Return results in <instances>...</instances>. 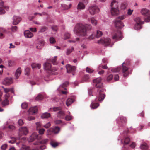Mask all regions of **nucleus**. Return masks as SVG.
Here are the masks:
<instances>
[{
	"instance_id": "f257e3e1",
	"label": "nucleus",
	"mask_w": 150,
	"mask_h": 150,
	"mask_svg": "<svg viewBox=\"0 0 150 150\" xmlns=\"http://www.w3.org/2000/svg\"><path fill=\"white\" fill-rule=\"evenodd\" d=\"M92 26L90 25L83 24L78 23L75 26L74 31V33L78 35L85 36L87 35L88 30H90Z\"/></svg>"
},
{
	"instance_id": "f03ea898",
	"label": "nucleus",
	"mask_w": 150,
	"mask_h": 150,
	"mask_svg": "<svg viewBox=\"0 0 150 150\" xmlns=\"http://www.w3.org/2000/svg\"><path fill=\"white\" fill-rule=\"evenodd\" d=\"M93 83L96 84V86L97 88H99L98 91V93L97 96V98L95 100L96 101L97 100L98 101H102L105 98L104 91L105 90L102 88V83L101 82V78H98L93 80Z\"/></svg>"
},
{
	"instance_id": "7ed1b4c3",
	"label": "nucleus",
	"mask_w": 150,
	"mask_h": 150,
	"mask_svg": "<svg viewBox=\"0 0 150 150\" xmlns=\"http://www.w3.org/2000/svg\"><path fill=\"white\" fill-rule=\"evenodd\" d=\"M111 13L112 16L117 15L119 13V9L117 3L115 0H113L111 4Z\"/></svg>"
},
{
	"instance_id": "20e7f679",
	"label": "nucleus",
	"mask_w": 150,
	"mask_h": 150,
	"mask_svg": "<svg viewBox=\"0 0 150 150\" xmlns=\"http://www.w3.org/2000/svg\"><path fill=\"white\" fill-rule=\"evenodd\" d=\"M141 13L144 16L146 22H149L150 21V13L149 10L145 8H142L141 10Z\"/></svg>"
},
{
	"instance_id": "39448f33",
	"label": "nucleus",
	"mask_w": 150,
	"mask_h": 150,
	"mask_svg": "<svg viewBox=\"0 0 150 150\" xmlns=\"http://www.w3.org/2000/svg\"><path fill=\"white\" fill-rule=\"evenodd\" d=\"M88 10L90 14L92 15L98 13L100 11L99 8L95 5H93L90 6L89 7Z\"/></svg>"
},
{
	"instance_id": "423d86ee",
	"label": "nucleus",
	"mask_w": 150,
	"mask_h": 150,
	"mask_svg": "<svg viewBox=\"0 0 150 150\" xmlns=\"http://www.w3.org/2000/svg\"><path fill=\"white\" fill-rule=\"evenodd\" d=\"M53 110L54 111H56L57 110H59V111L57 113V116L58 117L61 118L63 119L64 117L65 114L64 111L62 110L61 108L60 107H55L53 108Z\"/></svg>"
},
{
	"instance_id": "0eeeda50",
	"label": "nucleus",
	"mask_w": 150,
	"mask_h": 150,
	"mask_svg": "<svg viewBox=\"0 0 150 150\" xmlns=\"http://www.w3.org/2000/svg\"><path fill=\"white\" fill-rule=\"evenodd\" d=\"M112 38L113 39L116 41L121 40L123 38L121 32L120 31H117L113 34Z\"/></svg>"
},
{
	"instance_id": "6e6552de",
	"label": "nucleus",
	"mask_w": 150,
	"mask_h": 150,
	"mask_svg": "<svg viewBox=\"0 0 150 150\" xmlns=\"http://www.w3.org/2000/svg\"><path fill=\"white\" fill-rule=\"evenodd\" d=\"M134 21L136 23V24L135 26V28L136 29L138 30L141 28V25L144 23V22L142 21L140 18L138 17L136 18Z\"/></svg>"
},
{
	"instance_id": "1a4fd4ad",
	"label": "nucleus",
	"mask_w": 150,
	"mask_h": 150,
	"mask_svg": "<svg viewBox=\"0 0 150 150\" xmlns=\"http://www.w3.org/2000/svg\"><path fill=\"white\" fill-rule=\"evenodd\" d=\"M4 9L8 11L9 9V7L8 6H4L3 1H0V14H4L5 13Z\"/></svg>"
},
{
	"instance_id": "9d476101",
	"label": "nucleus",
	"mask_w": 150,
	"mask_h": 150,
	"mask_svg": "<svg viewBox=\"0 0 150 150\" xmlns=\"http://www.w3.org/2000/svg\"><path fill=\"white\" fill-rule=\"evenodd\" d=\"M111 42V40L109 38H106L104 39H100L98 41V43H102L104 44L105 46L109 45Z\"/></svg>"
},
{
	"instance_id": "9b49d317",
	"label": "nucleus",
	"mask_w": 150,
	"mask_h": 150,
	"mask_svg": "<svg viewBox=\"0 0 150 150\" xmlns=\"http://www.w3.org/2000/svg\"><path fill=\"white\" fill-rule=\"evenodd\" d=\"M41 138V136H39L37 133H33L29 138L28 142H31L35 139H40Z\"/></svg>"
},
{
	"instance_id": "f8f14e48",
	"label": "nucleus",
	"mask_w": 150,
	"mask_h": 150,
	"mask_svg": "<svg viewBox=\"0 0 150 150\" xmlns=\"http://www.w3.org/2000/svg\"><path fill=\"white\" fill-rule=\"evenodd\" d=\"M19 135L20 136H21L23 135H26L28 133V131L26 127H22L19 129Z\"/></svg>"
},
{
	"instance_id": "ddd939ff",
	"label": "nucleus",
	"mask_w": 150,
	"mask_h": 150,
	"mask_svg": "<svg viewBox=\"0 0 150 150\" xmlns=\"http://www.w3.org/2000/svg\"><path fill=\"white\" fill-rule=\"evenodd\" d=\"M67 71L68 73H73L75 71L76 67L75 66H72L69 64L67 65L66 66Z\"/></svg>"
},
{
	"instance_id": "4468645a",
	"label": "nucleus",
	"mask_w": 150,
	"mask_h": 150,
	"mask_svg": "<svg viewBox=\"0 0 150 150\" xmlns=\"http://www.w3.org/2000/svg\"><path fill=\"white\" fill-rule=\"evenodd\" d=\"M124 64V63L122 64V71L124 76L126 77L128 76L129 74L128 71V68Z\"/></svg>"
},
{
	"instance_id": "2eb2a0df",
	"label": "nucleus",
	"mask_w": 150,
	"mask_h": 150,
	"mask_svg": "<svg viewBox=\"0 0 150 150\" xmlns=\"http://www.w3.org/2000/svg\"><path fill=\"white\" fill-rule=\"evenodd\" d=\"M115 24L116 27L118 28H121L124 26L123 23L120 20L117 19L115 20Z\"/></svg>"
},
{
	"instance_id": "dca6fc26",
	"label": "nucleus",
	"mask_w": 150,
	"mask_h": 150,
	"mask_svg": "<svg viewBox=\"0 0 150 150\" xmlns=\"http://www.w3.org/2000/svg\"><path fill=\"white\" fill-rule=\"evenodd\" d=\"M44 67L45 69L52 72L53 71H56V69L54 70H53L52 68L51 67V64L48 62H46L44 64Z\"/></svg>"
},
{
	"instance_id": "f3484780",
	"label": "nucleus",
	"mask_w": 150,
	"mask_h": 150,
	"mask_svg": "<svg viewBox=\"0 0 150 150\" xmlns=\"http://www.w3.org/2000/svg\"><path fill=\"white\" fill-rule=\"evenodd\" d=\"M21 20V17L17 16H14L13 19V25H16L18 24Z\"/></svg>"
},
{
	"instance_id": "a211bd4d",
	"label": "nucleus",
	"mask_w": 150,
	"mask_h": 150,
	"mask_svg": "<svg viewBox=\"0 0 150 150\" xmlns=\"http://www.w3.org/2000/svg\"><path fill=\"white\" fill-rule=\"evenodd\" d=\"M37 111L38 108L36 106L31 107L28 110V112L30 114H33L35 113Z\"/></svg>"
},
{
	"instance_id": "6ab92c4d",
	"label": "nucleus",
	"mask_w": 150,
	"mask_h": 150,
	"mask_svg": "<svg viewBox=\"0 0 150 150\" xmlns=\"http://www.w3.org/2000/svg\"><path fill=\"white\" fill-rule=\"evenodd\" d=\"M130 142V139L128 137H126L123 139H121V142L124 145H127Z\"/></svg>"
},
{
	"instance_id": "aec40b11",
	"label": "nucleus",
	"mask_w": 150,
	"mask_h": 150,
	"mask_svg": "<svg viewBox=\"0 0 150 150\" xmlns=\"http://www.w3.org/2000/svg\"><path fill=\"white\" fill-rule=\"evenodd\" d=\"M24 35L25 37L28 38H31L33 36V34L29 30L25 31L24 32Z\"/></svg>"
},
{
	"instance_id": "412c9836",
	"label": "nucleus",
	"mask_w": 150,
	"mask_h": 150,
	"mask_svg": "<svg viewBox=\"0 0 150 150\" xmlns=\"http://www.w3.org/2000/svg\"><path fill=\"white\" fill-rule=\"evenodd\" d=\"M13 83V80L11 78H7L4 79V83L5 85H8Z\"/></svg>"
},
{
	"instance_id": "4be33fe9",
	"label": "nucleus",
	"mask_w": 150,
	"mask_h": 150,
	"mask_svg": "<svg viewBox=\"0 0 150 150\" xmlns=\"http://www.w3.org/2000/svg\"><path fill=\"white\" fill-rule=\"evenodd\" d=\"M48 140L47 139H45L42 141H38L34 143L33 144L35 145H38L40 144H46L47 143Z\"/></svg>"
},
{
	"instance_id": "5701e85b",
	"label": "nucleus",
	"mask_w": 150,
	"mask_h": 150,
	"mask_svg": "<svg viewBox=\"0 0 150 150\" xmlns=\"http://www.w3.org/2000/svg\"><path fill=\"white\" fill-rule=\"evenodd\" d=\"M21 150H39L38 148L36 147L34 149L32 150H30V147L26 146L24 145H23L22 146L21 148Z\"/></svg>"
},
{
	"instance_id": "b1692460",
	"label": "nucleus",
	"mask_w": 150,
	"mask_h": 150,
	"mask_svg": "<svg viewBox=\"0 0 150 150\" xmlns=\"http://www.w3.org/2000/svg\"><path fill=\"white\" fill-rule=\"evenodd\" d=\"M85 6L83 3L79 2V3L77 6V9L78 10H83L85 9Z\"/></svg>"
},
{
	"instance_id": "393cba45",
	"label": "nucleus",
	"mask_w": 150,
	"mask_h": 150,
	"mask_svg": "<svg viewBox=\"0 0 150 150\" xmlns=\"http://www.w3.org/2000/svg\"><path fill=\"white\" fill-rule=\"evenodd\" d=\"M21 72V69L20 68H18L16 70L15 74V76L16 79L18 78V77L20 76Z\"/></svg>"
},
{
	"instance_id": "a878e982",
	"label": "nucleus",
	"mask_w": 150,
	"mask_h": 150,
	"mask_svg": "<svg viewBox=\"0 0 150 150\" xmlns=\"http://www.w3.org/2000/svg\"><path fill=\"white\" fill-rule=\"evenodd\" d=\"M74 101L73 99L71 98H68L66 101V105L68 106L72 103Z\"/></svg>"
},
{
	"instance_id": "bb28decb",
	"label": "nucleus",
	"mask_w": 150,
	"mask_h": 150,
	"mask_svg": "<svg viewBox=\"0 0 150 150\" xmlns=\"http://www.w3.org/2000/svg\"><path fill=\"white\" fill-rule=\"evenodd\" d=\"M61 6L64 10H67L69 9L71 6V4H70L69 6H68L64 4H62Z\"/></svg>"
},
{
	"instance_id": "cd10ccee",
	"label": "nucleus",
	"mask_w": 150,
	"mask_h": 150,
	"mask_svg": "<svg viewBox=\"0 0 150 150\" xmlns=\"http://www.w3.org/2000/svg\"><path fill=\"white\" fill-rule=\"evenodd\" d=\"M148 146L147 144L145 143H144L141 144L140 146V148L142 150H146L148 148Z\"/></svg>"
},
{
	"instance_id": "c85d7f7f",
	"label": "nucleus",
	"mask_w": 150,
	"mask_h": 150,
	"mask_svg": "<svg viewBox=\"0 0 150 150\" xmlns=\"http://www.w3.org/2000/svg\"><path fill=\"white\" fill-rule=\"evenodd\" d=\"M99 106V104L96 103L92 102L91 103V108L93 109H96Z\"/></svg>"
},
{
	"instance_id": "c756f323",
	"label": "nucleus",
	"mask_w": 150,
	"mask_h": 150,
	"mask_svg": "<svg viewBox=\"0 0 150 150\" xmlns=\"http://www.w3.org/2000/svg\"><path fill=\"white\" fill-rule=\"evenodd\" d=\"M31 66L33 68H38L40 69L41 67V65L39 64L33 63L32 64Z\"/></svg>"
},
{
	"instance_id": "7c9ffc66",
	"label": "nucleus",
	"mask_w": 150,
	"mask_h": 150,
	"mask_svg": "<svg viewBox=\"0 0 150 150\" xmlns=\"http://www.w3.org/2000/svg\"><path fill=\"white\" fill-rule=\"evenodd\" d=\"M50 116V114L49 113H43L41 117L42 118H47Z\"/></svg>"
},
{
	"instance_id": "2f4dec72",
	"label": "nucleus",
	"mask_w": 150,
	"mask_h": 150,
	"mask_svg": "<svg viewBox=\"0 0 150 150\" xmlns=\"http://www.w3.org/2000/svg\"><path fill=\"white\" fill-rule=\"evenodd\" d=\"M108 67L106 65H103L102 64H100L99 65L98 67V70H100L101 69V68H103L104 69H107Z\"/></svg>"
},
{
	"instance_id": "473e14b6",
	"label": "nucleus",
	"mask_w": 150,
	"mask_h": 150,
	"mask_svg": "<svg viewBox=\"0 0 150 150\" xmlns=\"http://www.w3.org/2000/svg\"><path fill=\"white\" fill-rule=\"evenodd\" d=\"M47 28L46 26H43L42 27L39 31L40 32H44L46 31L47 30Z\"/></svg>"
},
{
	"instance_id": "72a5a7b5",
	"label": "nucleus",
	"mask_w": 150,
	"mask_h": 150,
	"mask_svg": "<svg viewBox=\"0 0 150 150\" xmlns=\"http://www.w3.org/2000/svg\"><path fill=\"white\" fill-rule=\"evenodd\" d=\"M74 48L72 47L71 48L67 49V50L66 54L69 55L74 50Z\"/></svg>"
},
{
	"instance_id": "f704fd0d",
	"label": "nucleus",
	"mask_w": 150,
	"mask_h": 150,
	"mask_svg": "<svg viewBox=\"0 0 150 150\" xmlns=\"http://www.w3.org/2000/svg\"><path fill=\"white\" fill-rule=\"evenodd\" d=\"M50 144L51 146L54 148H55L58 145V143L54 142L53 141L51 142Z\"/></svg>"
},
{
	"instance_id": "c9c22d12",
	"label": "nucleus",
	"mask_w": 150,
	"mask_h": 150,
	"mask_svg": "<svg viewBox=\"0 0 150 150\" xmlns=\"http://www.w3.org/2000/svg\"><path fill=\"white\" fill-rule=\"evenodd\" d=\"M43 98V96L42 95L39 94L38 96L36 97L35 100L37 101L41 100Z\"/></svg>"
},
{
	"instance_id": "e433bc0d",
	"label": "nucleus",
	"mask_w": 150,
	"mask_h": 150,
	"mask_svg": "<svg viewBox=\"0 0 150 150\" xmlns=\"http://www.w3.org/2000/svg\"><path fill=\"white\" fill-rule=\"evenodd\" d=\"M91 21L93 25H96L97 24V21L95 20L93 18H91Z\"/></svg>"
},
{
	"instance_id": "4c0bfd02",
	"label": "nucleus",
	"mask_w": 150,
	"mask_h": 150,
	"mask_svg": "<svg viewBox=\"0 0 150 150\" xmlns=\"http://www.w3.org/2000/svg\"><path fill=\"white\" fill-rule=\"evenodd\" d=\"M119 119L122 123H126L127 122L126 119L125 117L121 116L119 117Z\"/></svg>"
},
{
	"instance_id": "58836bf2",
	"label": "nucleus",
	"mask_w": 150,
	"mask_h": 150,
	"mask_svg": "<svg viewBox=\"0 0 150 150\" xmlns=\"http://www.w3.org/2000/svg\"><path fill=\"white\" fill-rule=\"evenodd\" d=\"M47 134L48 135H51L54 134V129L52 128H51L47 130Z\"/></svg>"
},
{
	"instance_id": "ea45409f",
	"label": "nucleus",
	"mask_w": 150,
	"mask_h": 150,
	"mask_svg": "<svg viewBox=\"0 0 150 150\" xmlns=\"http://www.w3.org/2000/svg\"><path fill=\"white\" fill-rule=\"evenodd\" d=\"M9 100H4L2 102V104L3 106L8 105L9 104Z\"/></svg>"
},
{
	"instance_id": "a19ab883",
	"label": "nucleus",
	"mask_w": 150,
	"mask_h": 150,
	"mask_svg": "<svg viewBox=\"0 0 150 150\" xmlns=\"http://www.w3.org/2000/svg\"><path fill=\"white\" fill-rule=\"evenodd\" d=\"M103 34L102 32L100 31H97V34L96 35V36L97 38H99L102 36Z\"/></svg>"
},
{
	"instance_id": "79ce46f5",
	"label": "nucleus",
	"mask_w": 150,
	"mask_h": 150,
	"mask_svg": "<svg viewBox=\"0 0 150 150\" xmlns=\"http://www.w3.org/2000/svg\"><path fill=\"white\" fill-rule=\"evenodd\" d=\"M54 129V134H56L59 132L60 130V128L58 127H56Z\"/></svg>"
},
{
	"instance_id": "37998d69",
	"label": "nucleus",
	"mask_w": 150,
	"mask_h": 150,
	"mask_svg": "<svg viewBox=\"0 0 150 150\" xmlns=\"http://www.w3.org/2000/svg\"><path fill=\"white\" fill-rule=\"evenodd\" d=\"M93 70L88 67L86 68V71L88 73H91L93 72Z\"/></svg>"
},
{
	"instance_id": "c03bdc74",
	"label": "nucleus",
	"mask_w": 150,
	"mask_h": 150,
	"mask_svg": "<svg viewBox=\"0 0 150 150\" xmlns=\"http://www.w3.org/2000/svg\"><path fill=\"white\" fill-rule=\"evenodd\" d=\"M50 41L51 44H54L56 42L55 39L53 37H50Z\"/></svg>"
},
{
	"instance_id": "a18cd8bd",
	"label": "nucleus",
	"mask_w": 150,
	"mask_h": 150,
	"mask_svg": "<svg viewBox=\"0 0 150 150\" xmlns=\"http://www.w3.org/2000/svg\"><path fill=\"white\" fill-rule=\"evenodd\" d=\"M113 78V75L112 74H110L107 76V81H109L112 79Z\"/></svg>"
},
{
	"instance_id": "49530a36",
	"label": "nucleus",
	"mask_w": 150,
	"mask_h": 150,
	"mask_svg": "<svg viewBox=\"0 0 150 150\" xmlns=\"http://www.w3.org/2000/svg\"><path fill=\"white\" fill-rule=\"evenodd\" d=\"M70 34L69 33H66L64 35V39H66L69 38Z\"/></svg>"
},
{
	"instance_id": "de8ad7c7",
	"label": "nucleus",
	"mask_w": 150,
	"mask_h": 150,
	"mask_svg": "<svg viewBox=\"0 0 150 150\" xmlns=\"http://www.w3.org/2000/svg\"><path fill=\"white\" fill-rule=\"evenodd\" d=\"M65 119L67 121H70L73 119V117L71 116L67 115L65 116Z\"/></svg>"
},
{
	"instance_id": "09e8293b",
	"label": "nucleus",
	"mask_w": 150,
	"mask_h": 150,
	"mask_svg": "<svg viewBox=\"0 0 150 150\" xmlns=\"http://www.w3.org/2000/svg\"><path fill=\"white\" fill-rule=\"evenodd\" d=\"M28 106V104L26 103H22L21 105L22 108L24 109H25Z\"/></svg>"
},
{
	"instance_id": "8fccbe9b",
	"label": "nucleus",
	"mask_w": 150,
	"mask_h": 150,
	"mask_svg": "<svg viewBox=\"0 0 150 150\" xmlns=\"http://www.w3.org/2000/svg\"><path fill=\"white\" fill-rule=\"evenodd\" d=\"M36 126L37 129H40V128L41 127V125L40 122H38L36 123Z\"/></svg>"
},
{
	"instance_id": "3c124183",
	"label": "nucleus",
	"mask_w": 150,
	"mask_h": 150,
	"mask_svg": "<svg viewBox=\"0 0 150 150\" xmlns=\"http://www.w3.org/2000/svg\"><path fill=\"white\" fill-rule=\"evenodd\" d=\"M30 69L29 68H27L25 70V74L28 75L30 72Z\"/></svg>"
},
{
	"instance_id": "603ef678",
	"label": "nucleus",
	"mask_w": 150,
	"mask_h": 150,
	"mask_svg": "<svg viewBox=\"0 0 150 150\" xmlns=\"http://www.w3.org/2000/svg\"><path fill=\"white\" fill-rule=\"evenodd\" d=\"M11 30L13 32H15L18 29V28L17 26H12L11 28Z\"/></svg>"
},
{
	"instance_id": "864d4df0",
	"label": "nucleus",
	"mask_w": 150,
	"mask_h": 150,
	"mask_svg": "<svg viewBox=\"0 0 150 150\" xmlns=\"http://www.w3.org/2000/svg\"><path fill=\"white\" fill-rule=\"evenodd\" d=\"M39 133L40 135H42L44 134L45 131V129L43 128L39 129Z\"/></svg>"
},
{
	"instance_id": "5fc2aeb1",
	"label": "nucleus",
	"mask_w": 150,
	"mask_h": 150,
	"mask_svg": "<svg viewBox=\"0 0 150 150\" xmlns=\"http://www.w3.org/2000/svg\"><path fill=\"white\" fill-rule=\"evenodd\" d=\"M120 69V68H117L115 69H111L112 72H116L119 71Z\"/></svg>"
},
{
	"instance_id": "6e6d98bb",
	"label": "nucleus",
	"mask_w": 150,
	"mask_h": 150,
	"mask_svg": "<svg viewBox=\"0 0 150 150\" xmlns=\"http://www.w3.org/2000/svg\"><path fill=\"white\" fill-rule=\"evenodd\" d=\"M69 84V83L67 81L64 82L61 86L62 88H64L66 87Z\"/></svg>"
},
{
	"instance_id": "4d7b16f0",
	"label": "nucleus",
	"mask_w": 150,
	"mask_h": 150,
	"mask_svg": "<svg viewBox=\"0 0 150 150\" xmlns=\"http://www.w3.org/2000/svg\"><path fill=\"white\" fill-rule=\"evenodd\" d=\"M57 59V57H55L52 60V63L54 65H56L57 64V62H56V60Z\"/></svg>"
},
{
	"instance_id": "13d9d810",
	"label": "nucleus",
	"mask_w": 150,
	"mask_h": 150,
	"mask_svg": "<svg viewBox=\"0 0 150 150\" xmlns=\"http://www.w3.org/2000/svg\"><path fill=\"white\" fill-rule=\"evenodd\" d=\"M10 97V95L8 93H6L4 97L5 99L4 100H9L8 99Z\"/></svg>"
},
{
	"instance_id": "bf43d9fd",
	"label": "nucleus",
	"mask_w": 150,
	"mask_h": 150,
	"mask_svg": "<svg viewBox=\"0 0 150 150\" xmlns=\"http://www.w3.org/2000/svg\"><path fill=\"white\" fill-rule=\"evenodd\" d=\"M18 123L19 125L21 126L23 125L24 123L23 120L22 119H20L18 120Z\"/></svg>"
},
{
	"instance_id": "052dcab7",
	"label": "nucleus",
	"mask_w": 150,
	"mask_h": 150,
	"mask_svg": "<svg viewBox=\"0 0 150 150\" xmlns=\"http://www.w3.org/2000/svg\"><path fill=\"white\" fill-rule=\"evenodd\" d=\"M6 32V30L3 28L0 27V33H4Z\"/></svg>"
},
{
	"instance_id": "680f3d73",
	"label": "nucleus",
	"mask_w": 150,
	"mask_h": 150,
	"mask_svg": "<svg viewBox=\"0 0 150 150\" xmlns=\"http://www.w3.org/2000/svg\"><path fill=\"white\" fill-rule=\"evenodd\" d=\"M7 145L6 144H4L1 147V149L3 150H4L6 149L7 147Z\"/></svg>"
},
{
	"instance_id": "e2e57ef3",
	"label": "nucleus",
	"mask_w": 150,
	"mask_h": 150,
	"mask_svg": "<svg viewBox=\"0 0 150 150\" xmlns=\"http://www.w3.org/2000/svg\"><path fill=\"white\" fill-rule=\"evenodd\" d=\"M51 126L50 123L49 122L47 123L46 125H44L43 127L46 128H47Z\"/></svg>"
},
{
	"instance_id": "0e129e2a",
	"label": "nucleus",
	"mask_w": 150,
	"mask_h": 150,
	"mask_svg": "<svg viewBox=\"0 0 150 150\" xmlns=\"http://www.w3.org/2000/svg\"><path fill=\"white\" fill-rule=\"evenodd\" d=\"M125 18V15H122V16H119L118 18L117 19L118 20H120L121 21V20H122Z\"/></svg>"
},
{
	"instance_id": "69168bd1",
	"label": "nucleus",
	"mask_w": 150,
	"mask_h": 150,
	"mask_svg": "<svg viewBox=\"0 0 150 150\" xmlns=\"http://www.w3.org/2000/svg\"><path fill=\"white\" fill-rule=\"evenodd\" d=\"M51 28L54 31H57L58 29L56 25H53L52 27Z\"/></svg>"
},
{
	"instance_id": "338daca9",
	"label": "nucleus",
	"mask_w": 150,
	"mask_h": 150,
	"mask_svg": "<svg viewBox=\"0 0 150 150\" xmlns=\"http://www.w3.org/2000/svg\"><path fill=\"white\" fill-rule=\"evenodd\" d=\"M126 5L124 4H122L121 6V8L122 9H125L126 7Z\"/></svg>"
},
{
	"instance_id": "774afa93",
	"label": "nucleus",
	"mask_w": 150,
	"mask_h": 150,
	"mask_svg": "<svg viewBox=\"0 0 150 150\" xmlns=\"http://www.w3.org/2000/svg\"><path fill=\"white\" fill-rule=\"evenodd\" d=\"M9 66L11 67L13 65L14 62L12 61H9L8 62Z\"/></svg>"
}]
</instances>
